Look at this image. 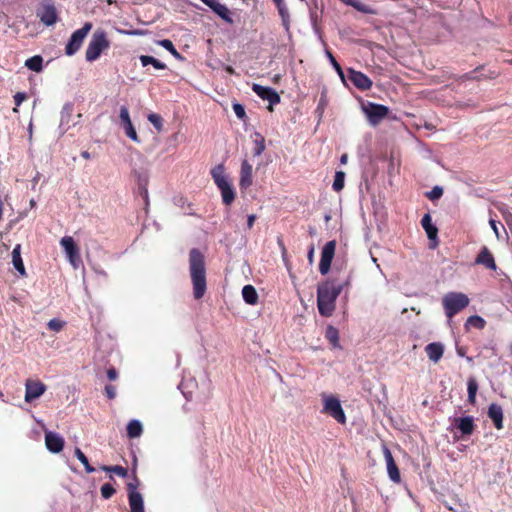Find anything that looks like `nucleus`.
Listing matches in <instances>:
<instances>
[{
	"label": "nucleus",
	"mask_w": 512,
	"mask_h": 512,
	"mask_svg": "<svg viewBox=\"0 0 512 512\" xmlns=\"http://www.w3.org/2000/svg\"><path fill=\"white\" fill-rule=\"evenodd\" d=\"M349 285V280L337 282L336 279H327L318 284L317 287V307L320 315L329 317L335 311L336 299L345 286Z\"/></svg>",
	"instance_id": "obj_1"
},
{
	"label": "nucleus",
	"mask_w": 512,
	"mask_h": 512,
	"mask_svg": "<svg viewBox=\"0 0 512 512\" xmlns=\"http://www.w3.org/2000/svg\"><path fill=\"white\" fill-rule=\"evenodd\" d=\"M189 272L193 286V296L196 300H199L206 292L207 281L205 256L197 248H192L189 252Z\"/></svg>",
	"instance_id": "obj_2"
},
{
	"label": "nucleus",
	"mask_w": 512,
	"mask_h": 512,
	"mask_svg": "<svg viewBox=\"0 0 512 512\" xmlns=\"http://www.w3.org/2000/svg\"><path fill=\"white\" fill-rule=\"evenodd\" d=\"M211 177L214 180L217 188L221 192L222 201L226 206L231 205L236 197L235 190L232 184L225 176V167L223 164L216 165L210 171Z\"/></svg>",
	"instance_id": "obj_3"
},
{
	"label": "nucleus",
	"mask_w": 512,
	"mask_h": 512,
	"mask_svg": "<svg viewBox=\"0 0 512 512\" xmlns=\"http://www.w3.org/2000/svg\"><path fill=\"white\" fill-rule=\"evenodd\" d=\"M469 298L461 292H449L444 295L442 305L446 316L451 319L469 305Z\"/></svg>",
	"instance_id": "obj_4"
},
{
	"label": "nucleus",
	"mask_w": 512,
	"mask_h": 512,
	"mask_svg": "<svg viewBox=\"0 0 512 512\" xmlns=\"http://www.w3.org/2000/svg\"><path fill=\"white\" fill-rule=\"evenodd\" d=\"M110 47V41L107 38V34L103 30H97L92 35V38L88 44L85 52V58L88 62H94L97 60L102 52Z\"/></svg>",
	"instance_id": "obj_5"
},
{
	"label": "nucleus",
	"mask_w": 512,
	"mask_h": 512,
	"mask_svg": "<svg viewBox=\"0 0 512 512\" xmlns=\"http://www.w3.org/2000/svg\"><path fill=\"white\" fill-rule=\"evenodd\" d=\"M92 29V23L86 22L80 28L74 31L65 47V54L68 56L74 55L81 48L84 39L87 37L88 33Z\"/></svg>",
	"instance_id": "obj_6"
},
{
	"label": "nucleus",
	"mask_w": 512,
	"mask_h": 512,
	"mask_svg": "<svg viewBox=\"0 0 512 512\" xmlns=\"http://www.w3.org/2000/svg\"><path fill=\"white\" fill-rule=\"evenodd\" d=\"M323 412L329 414L340 424L346 423V415L342 409L340 400L334 396L324 397Z\"/></svg>",
	"instance_id": "obj_7"
},
{
	"label": "nucleus",
	"mask_w": 512,
	"mask_h": 512,
	"mask_svg": "<svg viewBox=\"0 0 512 512\" xmlns=\"http://www.w3.org/2000/svg\"><path fill=\"white\" fill-rule=\"evenodd\" d=\"M364 112L372 125H378L389 113V108L382 104H376L369 102L364 107Z\"/></svg>",
	"instance_id": "obj_8"
},
{
	"label": "nucleus",
	"mask_w": 512,
	"mask_h": 512,
	"mask_svg": "<svg viewBox=\"0 0 512 512\" xmlns=\"http://www.w3.org/2000/svg\"><path fill=\"white\" fill-rule=\"evenodd\" d=\"M335 250H336V241L335 240L328 241L324 245L322 252H321V258H320V263H319V271L322 275H326L329 272V270L331 268V263L333 261L334 255H335Z\"/></svg>",
	"instance_id": "obj_9"
},
{
	"label": "nucleus",
	"mask_w": 512,
	"mask_h": 512,
	"mask_svg": "<svg viewBox=\"0 0 512 512\" xmlns=\"http://www.w3.org/2000/svg\"><path fill=\"white\" fill-rule=\"evenodd\" d=\"M252 90L261 99L267 100L269 102L268 110L270 112L273 111V106L280 103L281 101L279 94L271 87H264L260 84L254 83L252 85Z\"/></svg>",
	"instance_id": "obj_10"
},
{
	"label": "nucleus",
	"mask_w": 512,
	"mask_h": 512,
	"mask_svg": "<svg viewBox=\"0 0 512 512\" xmlns=\"http://www.w3.org/2000/svg\"><path fill=\"white\" fill-rule=\"evenodd\" d=\"M46 391V385L39 380L28 379L25 383V401L32 402L42 396Z\"/></svg>",
	"instance_id": "obj_11"
},
{
	"label": "nucleus",
	"mask_w": 512,
	"mask_h": 512,
	"mask_svg": "<svg viewBox=\"0 0 512 512\" xmlns=\"http://www.w3.org/2000/svg\"><path fill=\"white\" fill-rule=\"evenodd\" d=\"M60 244L64 248L70 263L77 267L80 262V254L74 239L70 236H65L61 239Z\"/></svg>",
	"instance_id": "obj_12"
},
{
	"label": "nucleus",
	"mask_w": 512,
	"mask_h": 512,
	"mask_svg": "<svg viewBox=\"0 0 512 512\" xmlns=\"http://www.w3.org/2000/svg\"><path fill=\"white\" fill-rule=\"evenodd\" d=\"M382 451H383V455H384V458L386 461L387 473H388L390 480L394 483H400L401 482L400 471H399L398 466L392 456L390 449L386 445H383Z\"/></svg>",
	"instance_id": "obj_13"
},
{
	"label": "nucleus",
	"mask_w": 512,
	"mask_h": 512,
	"mask_svg": "<svg viewBox=\"0 0 512 512\" xmlns=\"http://www.w3.org/2000/svg\"><path fill=\"white\" fill-rule=\"evenodd\" d=\"M128 501L131 512H144V501L142 495L136 491L137 485L128 483Z\"/></svg>",
	"instance_id": "obj_14"
},
{
	"label": "nucleus",
	"mask_w": 512,
	"mask_h": 512,
	"mask_svg": "<svg viewBox=\"0 0 512 512\" xmlns=\"http://www.w3.org/2000/svg\"><path fill=\"white\" fill-rule=\"evenodd\" d=\"M37 16L41 22L47 26H51L57 22L58 15L56 8L53 4L45 3L37 12Z\"/></svg>",
	"instance_id": "obj_15"
},
{
	"label": "nucleus",
	"mask_w": 512,
	"mask_h": 512,
	"mask_svg": "<svg viewBox=\"0 0 512 512\" xmlns=\"http://www.w3.org/2000/svg\"><path fill=\"white\" fill-rule=\"evenodd\" d=\"M349 79L361 91L369 90L372 87L371 79L360 71H356L352 68L348 69Z\"/></svg>",
	"instance_id": "obj_16"
},
{
	"label": "nucleus",
	"mask_w": 512,
	"mask_h": 512,
	"mask_svg": "<svg viewBox=\"0 0 512 512\" xmlns=\"http://www.w3.org/2000/svg\"><path fill=\"white\" fill-rule=\"evenodd\" d=\"M253 184V168L252 165L244 159L241 163L239 187L246 190Z\"/></svg>",
	"instance_id": "obj_17"
},
{
	"label": "nucleus",
	"mask_w": 512,
	"mask_h": 512,
	"mask_svg": "<svg viewBox=\"0 0 512 512\" xmlns=\"http://www.w3.org/2000/svg\"><path fill=\"white\" fill-rule=\"evenodd\" d=\"M45 444L52 453H59L64 448V439L59 434L48 431L45 433Z\"/></svg>",
	"instance_id": "obj_18"
},
{
	"label": "nucleus",
	"mask_w": 512,
	"mask_h": 512,
	"mask_svg": "<svg viewBox=\"0 0 512 512\" xmlns=\"http://www.w3.org/2000/svg\"><path fill=\"white\" fill-rule=\"evenodd\" d=\"M120 119L123 124L126 135L133 141L139 142L138 135L133 127V124L129 116L128 108L125 106H122L120 109Z\"/></svg>",
	"instance_id": "obj_19"
},
{
	"label": "nucleus",
	"mask_w": 512,
	"mask_h": 512,
	"mask_svg": "<svg viewBox=\"0 0 512 512\" xmlns=\"http://www.w3.org/2000/svg\"><path fill=\"white\" fill-rule=\"evenodd\" d=\"M475 264L483 265L487 269L496 270L497 266L493 254L488 247L483 246L475 259Z\"/></svg>",
	"instance_id": "obj_20"
},
{
	"label": "nucleus",
	"mask_w": 512,
	"mask_h": 512,
	"mask_svg": "<svg viewBox=\"0 0 512 512\" xmlns=\"http://www.w3.org/2000/svg\"><path fill=\"white\" fill-rule=\"evenodd\" d=\"M421 225L425 230L427 237L430 241H434L432 248H435L438 245V228L432 224V218L430 214H425L421 219Z\"/></svg>",
	"instance_id": "obj_21"
},
{
	"label": "nucleus",
	"mask_w": 512,
	"mask_h": 512,
	"mask_svg": "<svg viewBox=\"0 0 512 512\" xmlns=\"http://www.w3.org/2000/svg\"><path fill=\"white\" fill-rule=\"evenodd\" d=\"M454 422L456 427L460 430L462 436H470L476 427L472 416L455 418Z\"/></svg>",
	"instance_id": "obj_22"
},
{
	"label": "nucleus",
	"mask_w": 512,
	"mask_h": 512,
	"mask_svg": "<svg viewBox=\"0 0 512 512\" xmlns=\"http://www.w3.org/2000/svg\"><path fill=\"white\" fill-rule=\"evenodd\" d=\"M488 417L493 421L496 429L501 430L503 428V409L500 405L492 403L488 408Z\"/></svg>",
	"instance_id": "obj_23"
},
{
	"label": "nucleus",
	"mask_w": 512,
	"mask_h": 512,
	"mask_svg": "<svg viewBox=\"0 0 512 512\" xmlns=\"http://www.w3.org/2000/svg\"><path fill=\"white\" fill-rule=\"evenodd\" d=\"M204 3L209 6L219 17L223 20L231 23L232 19L230 17V11L226 5L221 4L217 0H203Z\"/></svg>",
	"instance_id": "obj_24"
},
{
	"label": "nucleus",
	"mask_w": 512,
	"mask_h": 512,
	"mask_svg": "<svg viewBox=\"0 0 512 512\" xmlns=\"http://www.w3.org/2000/svg\"><path fill=\"white\" fill-rule=\"evenodd\" d=\"M428 358L437 363L443 356L444 347L441 343L433 342L425 347Z\"/></svg>",
	"instance_id": "obj_25"
},
{
	"label": "nucleus",
	"mask_w": 512,
	"mask_h": 512,
	"mask_svg": "<svg viewBox=\"0 0 512 512\" xmlns=\"http://www.w3.org/2000/svg\"><path fill=\"white\" fill-rule=\"evenodd\" d=\"M12 263L21 276L26 275V270L21 257V245L17 244L12 250Z\"/></svg>",
	"instance_id": "obj_26"
},
{
	"label": "nucleus",
	"mask_w": 512,
	"mask_h": 512,
	"mask_svg": "<svg viewBox=\"0 0 512 512\" xmlns=\"http://www.w3.org/2000/svg\"><path fill=\"white\" fill-rule=\"evenodd\" d=\"M251 137L253 139V145H254V147L252 149L253 155L260 156L266 149L265 138L259 132H254Z\"/></svg>",
	"instance_id": "obj_27"
},
{
	"label": "nucleus",
	"mask_w": 512,
	"mask_h": 512,
	"mask_svg": "<svg viewBox=\"0 0 512 512\" xmlns=\"http://www.w3.org/2000/svg\"><path fill=\"white\" fill-rule=\"evenodd\" d=\"M242 297L249 305H256L258 303V293L254 286L245 285L242 289Z\"/></svg>",
	"instance_id": "obj_28"
},
{
	"label": "nucleus",
	"mask_w": 512,
	"mask_h": 512,
	"mask_svg": "<svg viewBox=\"0 0 512 512\" xmlns=\"http://www.w3.org/2000/svg\"><path fill=\"white\" fill-rule=\"evenodd\" d=\"M143 432V427L140 421L131 420L127 425V436L130 439L140 437Z\"/></svg>",
	"instance_id": "obj_29"
},
{
	"label": "nucleus",
	"mask_w": 512,
	"mask_h": 512,
	"mask_svg": "<svg viewBox=\"0 0 512 512\" xmlns=\"http://www.w3.org/2000/svg\"><path fill=\"white\" fill-rule=\"evenodd\" d=\"M141 64L143 67L147 65H152L155 69L164 70L167 68L166 64L149 55H141L139 57Z\"/></svg>",
	"instance_id": "obj_30"
},
{
	"label": "nucleus",
	"mask_w": 512,
	"mask_h": 512,
	"mask_svg": "<svg viewBox=\"0 0 512 512\" xmlns=\"http://www.w3.org/2000/svg\"><path fill=\"white\" fill-rule=\"evenodd\" d=\"M25 66L34 72H40L43 69V58L40 55H35L26 60Z\"/></svg>",
	"instance_id": "obj_31"
},
{
	"label": "nucleus",
	"mask_w": 512,
	"mask_h": 512,
	"mask_svg": "<svg viewBox=\"0 0 512 512\" xmlns=\"http://www.w3.org/2000/svg\"><path fill=\"white\" fill-rule=\"evenodd\" d=\"M467 391H468V402L472 405L476 403V394L478 391V384L475 378L471 377L467 382Z\"/></svg>",
	"instance_id": "obj_32"
},
{
	"label": "nucleus",
	"mask_w": 512,
	"mask_h": 512,
	"mask_svg": "<svg viewBox=\"0 0 512 512\" xmlns=\"http://www.w3.org/2000/svg\"><path fill=\"white\" fill-rule=\"evenodd\" d=\"M340 1L346 5L354 7L357 11L367 13V14L373 13V10L368 5L363 4L362 2H360L358 0H340Z\"/></svg>",
	"instance_id": "obj_33"
},
{
	"label": "nucleus",
	"mask_w": 512,
	"mask_h": 512,
	"mask_svg": "<svg viewBox=\"0 0 512 512\" xmlns=\"http://www.w3.org/2000/svg\"><path fill=\"white\" fill-rule=\"evenodd\" d=\"M326 339L333 345L339 347V332L333 326H328L325 333Z\"/></svg>",
	"instance_id": "obj_34"
},
{
	"label": "nucleus",
	"mask_w": 512,
	"mask_h": 512,
	"mask_svg": "<svg viewBox=\"0 0 512 512\" xmlns=\"http://www.w3.org/2000/svg\"><path fill=\"white\" fill-rule=\"evenodd\" d=\"M75 456L77 457V459L84 465L85 467V471L87 473H92L95 471V468L93 466L90 465L89 461H88V458L86 457V455L81 451L80 448L76 447L75 448Z\"/></svg>",
	"instance_id": "obj_35"
},
{
	"label": "nucleus",
	"mask_w": 512,
	"mask_h": 512,
	"mask_svg": "<svg viewBox=\"0 0 512 512\" xmlns=\"http://www.w3.org/2000/svg\"><path fill=\"white\" fill-rule=\"evenodd\" d=\"M158 44L165 48L167 51H169L175 58L181 59V54L177 51V49L174 47L173 43L169 39H163L158 41Z\"/></svg>",
	"instance_id": "obj_36"
},
{
	"label": "nucleus",
	"mask_w": 512,
	"mask_h": 512,
	"mask_svg": "<svg viewBox=\"0 0 512 512\" xmlns=\"http://www.w3.org/2000/svg\"><path fill=\"white\" fill-rule=\"evenodd\" d=\"M274 4L276 5L279 15L281 16L283 22L288 21L289 19V11L285 4V0H273Z\"/></svg>",
	"instance_id": "obj_37"
},
{
	"label": "nucleus",
	"mask_w": 512,
	"mask_h": 512,
	"mask_svg": "<svg viewBox=\"0 0 512 512\" xmlns=\"http://www.w3.org/2000/svg\"><path fill=\"white\" fill-rule=\"evenodd\" d=\"M345 173L343 171H337L335 173L334 181H333V190L336 192H340L344 187Z\"/></svg>",
	"instance_id": "obj_38"
},
{
	"label": "nucleus",
	"mask_w": 512,
	"mask_h": 512,
	"mask_svg": "<svg viewBox=\"0 0 512 512\" xmlns=\"http://www.w3.org/2000/svg\"><path fill=\"white\" fill-rule=\"evenodd\" d=\"M485 324V320L478 315L470 316L466 322V325L473 326L477 329H483L485 327Z\"/></svg>",
	"instance_id": "obj_39"
},
{
	"label": "nucleus",
	"mask_w": 512,
	"mask_h": 512,
	"mask_svg": "<svg viewBox=\"0 0 512 512\" xmlns=\"http://www.w3.org/2000/svg\"><path fill=\"white\" fill-rule=\"evenodd\" d=\"M101 469L104 470V471H107V472H113V473H115L116 475H118L120 477H126L127 474H128L127 469L122 467V466H119V465H115V466H102Z\"/></svg>",
	"instance_id": "obj_40"
},
{
	"label": "nucleus",
	"mask_w": 512,
	"mask_h": 512,
	"mask_svg": "<svg viewBox=\"0 0 512 512\" xmlns=\"http://www.w3.org/2000/svg\"><path fill=\"white\" fill-rule=\"evenodd\" d=\"M100 491H101L102 497L105 498V499L111 498L115 494V492H116L114 487L111 484H109V483L103 484L101 486Z\"/></svg>",
	"instance_id": "obj_41"
},
{
	"label": "nucleus",
	"mask_w": 512,
	"mask_h": 512,
	"mask_svg": "<svg viewBox=\"0 0 512 512\" xmlns=\"http://www.w3.org/2000/svg\"><path fill=\"white\" fill-rule=\"evenodd\" d=\"M148 120L157 130L162 129V117L160 115L151 113L148 115Z\"/></svg>",
	"instance_id": "obj_42"
},
{
	"label": "nucleus",
	"mask_w": 512,
	"mask_h": 512,
	"mask_svg": "<svg viewBox=\"0 0 512 512\" xmlns=\"http://www.w3.org/2000/svg\"><path fill=\"white\" fill-rule=\"evenodd\" d=\"M443 195V189L440 186H435L430 192L427 193V197L430 200H437Z\"/></svg>",
	"instance_id": "obj_43"
},
{
	"label": "nucleus",
	"mask_w": 512,
	"mask_h": 512,
	"mask_svg": "<svg viewBox=\"0 0 512 512\" xmlns=\"http://www.w3.org/2000/svg\"><path fill=\"white\" fill-rule=\"evenodd\" d=\"M64 326V322L60 321L59 319H51L48 322V328L52 331L58 332L60 331Z\"/></svg>",
	"instance_id": "obj_44"
},
{
	"label": "nucleus",
	"mask_w": 512,
	"mask_h": 512,
	"mask_svg": "<svg viewBox=\"0 0 512 512\" xmlns=\"http://www.w3.org/2000/svg\"><path fill=\"white\" fill-rule=\"evenodd\" d=\"M233 110L239 119L244 120L246 118V112L243 105L235 103L233 104Z\"/></svg>",
	"instance_id": "obj_45"
},
{
	"label": "nucleus",
	"mask_w": 512,
	"mask_h": 512,
	"mask_svg": "<svg viewBox=\"0 0 512 512\" xmlns=\"http://www.w3.org/2000/svg\"><path fill=\"white\" fill-rule=\"evenodd\" d=\"M105 394L108 399H114L116 397V388L115 386L108 384L105 386Z\"/></svg>",
	"instance_id": "obj_46"
},
{
	"label": "nucleus",
	"mask_w": 512,
	"mask_h": 512,
	"mask_svg": "<svg viewBox=\"0 0 512 512\" xmlns=\"http://www.w3.org/2000/svg\"><path fill=\"white\" fill-rule=\"evenodd\" d=\"M25 99H26V94L25 93L17 92L14 95V102H15V105L17 107L20 106Z\"/></svg>",
	"instance_id": "obj_47"
},
{
	"label": "nucleus",
	"mask_w": 512,
	"mask_h": 512,
	"mask_svg": "<svg viewBox=\"0 0 512 512\" xmlns=\"http://www.w3.org/2000/svg\"><path fill=\"white\" fill-rule=\"evenodd\" d=\"M489 224H490V227L492 228V230L494 231V233L496 234L497 238H499L498 225H500L502 228H504L503 225L494 219H490Z\"/></svg>",
	"instance_id": "obj_48"
},
{
	"label": "nucleus",
	"mask_w": 512,
	"mask_h": 512,
	"mask_svg": "<svg viewBox=\"0 0 512 512\" xmlns=\"http://www.w3.org/2000/svg\"><path fill=\"white\" fill-rule=\"evenodd\" d=\"M327 55L330 59V62L331 64L333 65V67L335 68L336 71H341V66L340 64L336 61V59L334 58V56L332 55L331 52L327 51Z\"/></svg>",
	"instance_id": "obj_49"
},
{
	"label": "nucleus",
	"mask_w": 512,
	"mask_h": 512,
	"mask_svg": "<svg viewBox=\"0 0 512 512\" xmlns=\"http://www.w3.org/2000/svg\"><path fill=\"white\" fill-rule=\"evenodd\" d=\"M107 377L110 381H114L118 377V373L114 367H111L107 370Z\"/></svg>",
	"instance_id": "obj_50"
},
{
	"label": "nucleus",
	"mask_w": 512,
	"mask_h": 512,
	"mask_svg": "<svg viewBox=\"0 0 512 512\" xmlns=\"http://www.w3.org/2000/svg\"><path fill=\"white\" fill-rule=\"evenodd\" d=\"M480 69V67L476 68L474 71L470 72V73H467L463 76L464 79H467V80H474V79H479L478 76H475L474 74Z\"/></svg>",
	"instance_id": "obj_51"
},
{
	"label": "nucleus",
	"mask_w": 512,
	"mask_h": 512,
	"mask_svg": "<svg viewBox=\"0 0 512 512\" xmlns=\"http://www.w3.org/2000/svg\"><path fill=\"white\" fill-rule=\"evenodd\" d=\"M256 220V215L252 214V215H249L248 218H247V226L249 229H251L254 225V222Z\"/></svg>",
	"instance_id": "obj_52"
},
{
	"label": "nucleus",
	"mask_w": 512,
	"mask_h": 512,
	"mask_svg": "<svg viewBox=\"0 0 512 512\" xmlns=\"http://www.w3.org/2000/svg\"><path fill=\"white\" fill-rule=\"evenodd\" d=\"M307 258H308V261L310 263L313 262V258H314V246H311L309 251H308V255H307Z\"/></svg>",
	"instance_id": "obj_53"
},
{
	"label": "nucleus",
	"mask_w": 512,
	"mask_h": 512,
	"mask_svg": "<svg viewBox=\"0 0 512 512\" xmlns=\"http://www.w3.org/2000/svg\"><path fill=\"white\" fill-rule=\"evenodd\" d=\"M81 156L86 160H89L91 158V154L88 151H82Z\"/></svg>",
	"instance_id": "obj_54"
},
{
	"label": "nucleus",
	"mask_w": 512,
	"mask_h": 512,
	"mask_svg": "<svg viewBox=\"0 0 512 512\" xmlns=\"http://www.w3.org/2000/svg\"><path fill=\"white\" fill-rule=\"evenodd\" d=\"M347 160H348V156L347 154H343L340 158V162L341 164H346L347 163Z\"/></svg>",
	"instance_id": "obj_55"
},
{
	"label": "nucleus",
	"mask_w": 512,
	"mask_h": 512,
	"mask_svg": "<svg viewBox=\"0 0 512 512\" xmlns=\"http://www.w3.org/2000/svg\"><path fill=\"white\" fill-rule=\"evenodd\" d=\"M457 353H458L460 356H464V350H463V348H459V349H457Z\"/></svg>",
	"instance_id": "obj_56"
},
{
	"label": "nucleus",
	"mask_w": 512,
	"mask_h": 512,
	"mask_svg": "<svg viewBox=\"0 0 512 512\" xmlns=\"http://www.w3.org/2000/svg\"><path fill=\"white\" fill-rule=\"evenodd\" d=\"M131 34H133V35H141L142 32L137 30V31H133Z\"/></svg>",
	"instance_id": "obj_57"
},
{
	"label": "nucleus",
	"mask_w": 512,
	"mask_h": 512,
	"mask_svg": "<svg viewBox=\"0 0 512 512\" xmlns=\"http://www.w3.org/2000/svg\"><path fill=\"white\" fill-rule=\"evenodd\" d=\"M337 73L339 74V76L341 78H344V73H343V70L341 69V71H337Z\"/></svg>",
	"instance_id": "obj_58"
},
{
	"label": "nucleus",
	"mask_w": 512,
	"mask_h": 512,
	"mask_svg": "<svg viewBox=\"0 0 512 512\" xmlns=\"http://www.w3.org/2000/svg\"><path fill=\"white\" fill-rule=\"evenodd\" d=\"M107 3H108L109 5H112V4L116 3V0H107Z\"/></svg>",
	"instance_id": "obj_59"
},
{
	"label": "nucleus",
	"mask_w": 512,
	"mask_h": 512,
	"mask_svg": "<svg viewBox=\"0 0 512 512\" xmlns=\"http://www.w3.org/2000/svg\"><path fill=\"white\" fill-rule=\"evenodd\" d=\"M4 397V394L0 391V399Z\"/></svg>",
	"instance_id": "obj_60"
},
{
	"label": "nucleus",
	"mask_w": 512,
	"mask_h": 512,
	"mask_svg": "<svg viewBox=\"0 0 512 512\" xmlns=\"http://www.w3.org/2000/svg\"><path fill=\"white\" fill-rule=\"evenodd\" d=\"M510 22H511V24H512V18L510 19Z\"/></svg>",
	"instance_id": "obj_61"
}]
</instances>
